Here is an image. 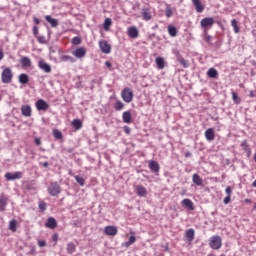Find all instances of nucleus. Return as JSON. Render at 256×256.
<instances>
[{
	"label": "nucleus",
	"instance_id": "f257e3e1",
	"mask_svg": "<svg viewBox=\"0 0 256 256\" xmlns=\"http://www.w3.org/2000/svg\"><path fill=\"white\" fill-rule=\"evenodd\" d=\"M222 246H223V240L221 239V236L214 235L210 237V240H209L210 249H214L215 251H218V249H221Z\"/></svg>",
	"mask_w": 256,
	"mask_h": 256
},
{
	"label": "nucleus",
	"instance_id": "f03ea898",
	"mask_svg": "<svg viewBox=\"0 0 256 256\" xmlns=\"http://www.w3.org/2000/svg\"><path fill=\"white\" fill-rule=\"evenodd\" d=\"M1 81L5 84H9L13 81V72L11 71V68L7 67L2 71Z\"/></svg>",
	"mask_w": 256,
	"mask_h": 256
},
{
	"label": "nucleus",
	"instance_id": "7ed1b4c3",
	"mask_svg": "<svg viewBox=\"0 0 256 256\" xmlns=\"http://www.w3.org/2000/svg\"><path fill=\"white\" fill-rule=\"evenodd\" d=\"M121 97L125 103H131V101H133V90L129 87L124 88L122 90Z\"/></svg>",
	"mask_w": 256,
	"mask_h": 256
},
{
	"label": "nucleus",
	"instance_id": "20e7f679",
	"mask_svg": "<svg viewBox=\"0 0 256 256\" xmlns=\"http://www.w3.org/2000/svg\"><path fill=\"white\" fill-rule=\"evenodd\" d=\"M48 193L52 197H57L59 193H61V186H59V183L57 182H52L50 186L48 187Z\"/></svg>",
	"mask_w": 256,
	"mask_h": 256
},
{
	"label": "nucleus",
	"instance_id": "39448f33",
	"mask_svg": "<svg viewBox=\"0 0 256 256\" xmlns=\"http://www.w3.org/2000/svg\"><path fill=\"white\" fill-rule=\"evenodd\" d=\"M7 205H9V196L5 193L0 194V212L3 213L7 209Z\"/></svg>",
	"mask_w": 256,
	"mask_h": 256
},
{
	"label": "nucleus",
	"instance_id": "423d86ee",
	"mask_svg": "<svg viewBox=\"0 0 256 256\" xmlns=\"http://www.w3.org/2000/svg\"><path fill=\"white\" fill-rule=\"evenodd\" d=\"M148 167L154 175H159V171H161V166L159 165V162L155 160H150L148 162Z\"/></svg>",
	"mask_w": 256,
	"mask_h": 256
},
{
	"label": "nucleus",
	"instance_id": "0eeeda50",
	"mask_svg": "<svg viewBox=\"0 0 256 256\" xmlns=\"http://www.w3.org/2000/svg\"><path fill=\"white\" fill-rule=\"evenodd\" d=\"M23 177V172H14V173H11V172H7L5 174V179L6 181H15L17 179H21Z\"/></svg>",
	"mask_w": 256,
	"mask_h": 256
},
{
	"label": "nucleus",
	"instance_id": "6e6552de",
	"mask_svg": "<svg viewBox=\"0 0 256 256\" xmlns=\"http://www.w3.org/2000/svg\"><path fill=\"white\" fill-rule=\"evenodd\" d=\"M99 47L102 53H105L106 55H109V53H111V45L109 44V42L102 40L99 42Z\"/></svg>",
	"mask_w": 256,
	"mask_h": 256
},
{
	"label": "nucleus",
	"instance_id": "1a4fd4ad",
	"mask_svg": "<svg viewBox=\"0 0 256 256\" xmlns=\"http://www.w3.org/2000/svg\"><path fill=\"white\" fill-rule=\"evenodd\" d=\"M36 109L37 111H47L49 109V103H47L43 99H39L36 103Z\"/></svg>",
	"mask_w": 256,
	"mask_h": 256
},
{
	"label": "nucleus",
	"instance_id": "9d476101",
	"mask_svg": "<svg viewBox=\"0 0 256 256\" xmlns=\"http://www.w3.org/2000/svg\"><path fill=\"white\" fill-rule=\"evenodd\" d=\"M38 68L40 69V71H43L44 73H51L52 71L51 65L45 62L44 60H40L38 62Z\"/></svg>",
	"mask_w": 256,
	"mask_h": 256
},
{
	"label": "nucleus",
	"instance_id": "9b49d317",
	"mask_svg": "<svg viewBox=\"0 0 256 256\" xmlns=\"http://www.w3.org/2000/svg\"><path fill=\"white\" fill-rule=\"evenodd\" d=\"M72 55H74V57H77V59H83V57L87 55V50H85V47H78L72 52Z\"/></svg>",
	"mask_w": 256,
	"mask_h": 256
},
{
	"label": "nucleus",
	"instance_id": "f8f14e48",
	"mask_svg": "<svg viewBox=\"0 0 256 256\" xmlns=\"http://www.w3.org/2000/svg\"><path fill=\"white\" fill-rule=\"evenodd\" d=\"M201 27H213L215 25V19L213 17H205L200 21Z\"/></svg>",
	"mask_w": 256,
	"mask_h": 256
},
{
	"label": "nucleus",
	"instance_id": "ddd939ff",
	"mask_svg": "<svg viewBox=\"0 0 256 256\" xmlns=\"http://www.w3.org/2000/svg\"><path fill=\"white\" fill-rule=\"evenodd\" d=\"M192 5L197 13H203L205 11V5H203L201 0H192Z\"/></svg>",
	"mask_w": 256,
	"mask_h": 256
},
{
	"label": "nucleus",
	"instance_id": "4468645a",
	"mask_svg": "<svg viewBox=\"0 0 256 256\" xmlns=\"http://www.w3.org/2000/svg\"><path fill=\"white\" fill-rule=\"evenodd\" d=\"M127 35L131 37V39H137V37H139V30L135 26H130L128 27Z\"/></svg>",
	"mask_w": 256,
	"mask_h": 256
},
{
	"label": "nucleus",
	"instance_id": "2eb2a0df",
	"mask_svg": "<svg viewBox=\"0 0 256 256\" xmlns=\"http://www.w3.org/2000/svg\"><path fill=\"white\" fill-rule=\"evenodd\" d=\"M104 233L105 235H108L110 237H115V235H117L118 233V230H117V227L115 226H106L104 228Z\"/></svg>",
	"mask_w": 256,
	"mask_h": 256
},
{
	"label": "nucleus",
	"instance_id": "dca6fc26",
	"mask_svg": "<svg viewBox=\"0 0 256 256\" xmlns=\"http://www.w3.org/2000/svg\"><path fill=\"white\" fill-rule=\"evenodd\" d=\"M175 56H176L177 61H179L180 65H182V67H184V69H187V67H189V62L181 56L179 51H175Z\"/></svg>",
	"mask_w": 256,
	"mask_h": 256
},
{
	"label": "nucleus",
	"instance_id": "f3484780",
	"mask_svg": "<svg viewBox=\"0 0 256 256\" xmlns=\"http://www.w3.org/2000/svg\"><path fill=\"white\" fill-rule=\"evenodd\" d=\"M182 205H183V207H186V209H188V211H195V206L193 204V201H191V199H189V198L183 199Z\"/></svg>",
	"mask_w": 256,
	"mask_h": 256
},
{
	"label": "nucleus",
	"instance_id": "a211bd4d",
	"mask_svg": "<svg viewBox=\"0 0 256 256\" xmlns=\"http://www.w3.org/2000/svg\"><path fill=\"white\" fill-rule=\"evenodd\" d=\"M122 121L123 123H126L127 125L131 124L133 121V118L131 117V111H125L122 114Z\"/></svg>",
	"mask_w": 256,
	"mask_h": 256
},
{
	"label": "nucleus",
	"instance_id": "6ab92c4d",
	"mask_svg": "<svg viewBox=\"0 0 256 256\" xmlns=\"http://www.w3.org/2000/svg\"><path fill=\"white\" fill-rule=\"evenodd\" d=\"M20 65L23 68L31 67L32 65L31 58L27 56H22L20 59Z\"/></svg>",
	"mask_w": 256,
	"mask_h": 256
},
{
	"label": "nucleus",
	"instance_id": "aec40b11",
	"mask_svg": "<svg viewBox=\"0 0 256 256\" xmlns=\"http://www.w3.org/2000/svg\"><path fill=\"white\" fill-rule=\"evenodd\" d=\"M45 227L48 229H55L57 227V220L53 217H49L45 223Z\"/></svg>",
	"mask_w": 256,
	"mask_h": 256
},
{
	"label": "nucleus",
	"instance_id": "412c9836",
	"mask_svg": "<svg viewBox=\"0 0 256 256\" xmlns=\"http://www.w3.org/2000/svg\"><path fill=\"white\" fill-rule=\"evenodd\" d=\"M21 113L23 117H31L32 109L30 105H23L21 107Z\"/></svg>",
	"mask_w": 256,
	"mask_h": 256
},
{
	"label": "nucleus",
	"instance_id": "4be33fe9",
	"mask_svg": "<svg viewBox=\"0 0 256 256\" xmlns=\"http://www.w3.org/2000/svg\"><path fill=\"white\" fill-rule=\"evenodd\" d=\"M205 138L207 141H214L215 140V131H213V128H208L205 131Z\"/></svg>",
	"mask_w": 256,
	"mask_h": 256
},
{
	"label": "nucleus",
	"instance_id": "5701e85b",
	"mask_svg": "<svg viewBox=\"0 0 256 256\" xmlns=\"http://www.w3.org/2000/svg\"><path fill=\"white\" fill-rule=\"evenodd\" d=\"M192 182L194 183V185L201 187V185H203V178H201V176H199V174H193Z\"/></svg>",
	"mask_w": 256,
	"mask_h": 256
},
{
	"label": "nucleus",
	"instance_id": "b1692460",
	"mask_svg": "<svg viewBox=\"0 0 256 256\" xmlns=\"http://www.w3.org/2000/svg\"><path fill=\"white\" fill-rule=\"evenodd\" d=\"M136 193L138 197H147V189L144 186H137Z\"/></svg>",
	"mask_w": 256,
	"mask_h": 256
},
{
	"label": "nucleus",
	"instance_id": "393cba45",
	"mask_svg": "<svg viewBox=\"0 0 256 256\" xmlns=\"http://www.w3.org/2000/svg\"><path fill=\"white\" fill-rule=\"evenodd\" d=\"M18 81L21 85H27L29 83V75L22 73L18 76Z\"/></svg>",
	"mask_w": 256,
	"mask_h": 256
},
{
	"label": "nucleus",
	"instance_id": "a878e982",
	"mask_svg": "<svg viewBox=\"0 0 256 256\" xmlns=\"http://www.w3.org/2000/svg\"><path fill=\"white\" fill-rule=\"evenodd\" d=\"M47 23H50L51 27H57L59 25V20L47 15L45 16Z\"/></svg>",
	"mask_w": 256,
	"mask_h": 256
},
{
	"label": "nucleus",
	"instance_id": "bb28decb",
	"mask_svg": "<svg viewBox=\"0 0 256 256\" xmlns=\"http://www.w3.org/2000/svg\"><path fill=\"white\" fill-rule=\"evenodd\" d=\"M142 17L144 21H151V11L149 10V8L142 9Z\"/></svg>",
	"mask_w": 256,
	"mask_h": 256
},
{
	"label": "nucleus",
	"instance_id": "cd10ccee",
	"mask_svg": "<svg viewBox=\"0 0 256 256\" xmlns=\"http://www.w3.org/2000/svg\"><path fill=\"white\" fill-rule=\"evenodd\" d=\"M52 135L56 141L63 139V133L59 129H54Z\"/></svg>",
	"mask_w": 256,
	"mask_h": 256
},
{
	"label": "nucleus",
	"instance_id": "c85d7f7f",
	"mask_svg": "<svg viewBox=\"0 0 256 256\" xmlns=\"http://www.w3.org/2000/svg\"><path fill=\"white\" fill-rule=\"evenodd\" d=\"M186 238L190 242L195 239V230L193 228H190L186 231Z\"/></svg>",
	"mask_w": 256,
	"mask_h": 256
},
{
	"label": "nucleus",
	"instance_id": "c756f323",
	"mask_svg": "<svg viewBox=\"0 0 256 256\" xmlns=\"http://www.w3.org/2000/svg\"><path fill=\"white\" fill-rule=\"evenodd\" d=\"M231 26L233 27L234 33H240L241 28L239 27V22L236 19L231 20Z\"/></svg>",
	"mask_w": 256,
	"mask_h": 256
},
{
	"label": "nucleus",
	"instance_id": "7c9ffc66",
	"mask_svg": "<svg viewBox=\"0 0 256 256\" xmlns=\"http://www.w3.org/2000/svg\"><path fill=\"white\" fill-rule=\"evenodd\" d=\"M72 126L74 127V129H76V131H79V129L83 127V122L80 119H74L72 121Z\"/></svg>",
	"mask_w": 256,
	"mask_h": 256
},
{
	"label": "nucleus",
	"instance_id": "2f4dec72",
	"mask_svg": "<svg viewBox=\"0 0 256 256\" xmlns=\"http://www.w3.org/2000/svg\"><path fill=\"white\" fill-rule=\"evenodd\" d=\"M156 65L158 69H165V59L163 57H157Z\"/></svg>",
	"mask_w": 256,
	"mask_h": 256
},
{
	"label": "nucleus",
	"instance_id": "473e14b6",
	"mask_svg": "<svg viewBox=\"0 0 256 256\" xmlns=\"http://www.w3.org/2000/svg\"><path fill=\"white\" fill-rule=\"evenodd\" d=\"M207 75H208V77H210V79H215V78H217V75H219V73L217 72V69L210 68L207 71Z\"/></svg>",
	"mask_w": 256,
	"mask_h": 256
},
{
	"label": "nucleus",
	"instance_id": "72a5a7b5",
	"mask_svg": "<svg viewBox=\"0 0 256 256\" xmlns=\"http://www.w3.org/2000/svg\"><path fill=\"white\" fill-rule=\"evenodd\" d=\"M135 241H137V237L135 236H130L129 240L124 242L122 244L123 247H131V245H133V243H135Z\"/></svg>",
	"mask_w": 256,
	"mask_h": 256
},
{
	"label": "nucleus",
	"instance_id": "f704fd0d",
	"mask_svg": "<svg viewBox=\"0 0 256 256\" xmlns=\"http://www.w3.org/2000/svg\"><path fill=\"white\" fill-rule=\"evenodd\" d=\"M72 176H74L76 183H78V185H80V187L85 186V178H83L82 176H79V175H72Z\"/></svg>",
	"mask_w": 256,
	"mask_h": 256
},
{
	"label": "nucleus",
	"instance_id": "c9c22d12",
	"mask_svg": "<svg viewBox=\"0 0 256 256\" xmlns=\"http://www.w3.org/2000/svg\"><path fill=\"white\" fill-rule=\"evenodd\" d=\"M66 249H67V253L69 255H73V253H75V251H76L75 244L73 242H69L67 244V248Z\"/></svg>",
	"mask_w": 256,
	"mask_h": 256
},
{
	"label": "nucleus",
	"instance_id": "e433bc0d",
	"mask_svg": "<svg viewBox=\"0 0 256 256\" xmlns=\"http://www.w3.org/2000/svg\"><path fill=\"white\" fill-rule=\"evenodd\" d=\"M168 33L170 37H177V28L173 25L168 26Z\"/></svg>",
	"mask_w": 256,
	"mask_h": 256
},
{
	"label": "nucleus",
	"instance_id": "4c0bfd02",
	"mask_svg": "<svg viewBox=\"0 0 256 256\" xmlns=\"http://www.w3.org/2000/svg\"><path fill=\"white\" fill-rule=\"evenodd\" d=\"M9 229L10 231H12L13 233H15V231H17V220L13 219L9 222Z\"/></svg>",
	"mask_w": 256,
	"mask_h": 256
},
{
	"label": "nucleus",
	"instance_id": "58836bf2",
	"mask_svg": "<svg viewBox=\"0 0 256 256\" xmlns=\"http://www.w3.org/2000/svg\"><path fill=\"white\" fill-rule=\"evenodd\" d=\"M124 107H125V104H123V102H121L120 100H117L116 103L114 104L115 111H122Z\"/></svg>",
	"mask_w": 256,
	"mask_h": 256
},
{
	"label": "nucleus",
	"instance_id": "ea45409f",
	"mask_svg": "<svg viewBox=\"0 0 256 256\" xmlns=\"http://www.w3.org/2000/svg\"><path fill=\"white\" fill-rule=\"evenodd\" d=\"M232 100L234 101L235 105L241 104V98L237 94V92H232Z\"/></svg>",
	"mask_w": 256,
	"mask_h": 256
},
{
	"label": "nucleus",
	"instance_id": "a19ab883",
	"mask_svg": "<svg viewBox=\"0 0 256 256\" xmlns=\"http://www.w3.org/2000/svg\"><path fill=\"white\" fill-rule=\"evenodd\" d=\"M112 23L113 22H112L111 18H106L104 21V30L109 31V27H111Z\"/></svg>",
	"mask_w": 256,
	"mask_h": 256
},
{
	"label": "nucleus",
	"instance_id": "79ce46f5",
	"mask_svg": "<svg viewBox=\"0 0 256 256\" xmlns=\"http://www.w3.org/2000/svg\"><path fill=\"white\" fill-rule=\"evenodd\" d=\"M240 145L245 153L251 149V147H249V143H247V140L242 141Z\"/></svg>",
	"mask_w": 256,
	"mask_h": 256
},
{
	"label": "nucleus",
	"instance_id": "37998d69",
	"mask_svg": "<svg viewBox=\"0 0 256 256\" xmlns=\"http://www.w3.org/2000/svg\"><path fill=\"white\" fill-rule=\"evenodd\" d=\"M81 37L76 36L72 39V45H81Z\"/></svg>",
	"mask_w": 256,
	"mask_h": 256
},
{
	"label": "nucleus",
	"instance_id": "c03bdc74",
	"mask_svg": "<svg viewBox=\"0 0 256 256\" xmlns=\"http://www.w3.org/2000/svg\"><path fill=\"white\" fill-rule=\"evenodd\" d=\"M225 193L227 197H231V195H233V189H231V186L226 187Z\"/></svg>",
	"mask_w": 256,
	"mask_h": 256
},
{
	"label": "nucleus",
	"instance_id": "a18cd8bd",
	"mask_svg": "<svg viewBox=\"0 0 256 256\" xmlns=\"http://www.w3.org/2000/svg\"><path fill=\"white\" fill-rule=\"evenodd\" d=\"M39 209L40 211H46L47 210V204L45 202L39 203Z\"/></svg>",
	"mask_w": 256,
	"mask_h": 256
},
{
	"label": "nucleus",
	"instance_id": "49530a36",
	"mask_svg": "<svg viewBox=\"0 0 256 256\" xmlns=\"http://www.w3.org/2000/svg\"><path fill=\"white\" fill-rule=\"evenodd\" d=\"M166 17H172L173 16V10L171 8H166V12H165Z\"/></svg>",
	"mask_w": 256,
	"mask_h": 256
},
{
	"label": "nucleus",
	"instance_id": "de8ad7c7",
	"mask_svg": "<svg viewBox=\"0 0 256 256\" xmlns=\"http://www.w3.org/2000/svg\"><path fill=\"white\" fill-rule=\"evenodd\" d=\"M32 31H33L34 37H37V35H39V27L34 26V27L32 28Z\"/></svg>",
	"mask_w": 256,
	"mask_h": 256
},
{
	"label": "nucleus",
	"instance_id": "09e8293b",
	"mask_svg": "<svg viewBox=\"0 0 256 256\" xmlns=\"http://www.w3.org/2000/svg\"><path fill=\"white\" fill-rule=\"evenodd\" d=\"M37 39H38V42L41 44L47 43V41L45 40V36H38Z\"/></svg>",
	"mask_w": 256,
	"mask_h": 256
},
{
	"label": "nucleus",
	"instance_id": "8fccbe9b",
	"mask_svg": "<svg viewBox=\"0 0 256 256\" xmlns=\"http://www.w3.org/2000/svg\"><path fill=\"white\" fill-rule=\"evenodd\" d=\"M224 205H229L231 203V196H226L223 200Z\"/></svg>",
	"mask_w": 256,
	"mask_h": 256
},
{
	"label": "nucleus",
	"instance_id": "3c124183",
	"mask_svg": "<svg viewBox=\"0 0 256 256\" xmlns=\"http://www.w3.org/2000/svg\"><path fill=\"white\" fill-rule=\"evenodd\" d=\"M123 129L126 135H131V128L129 126H124Z\"/></svg>",
	"mask_w": 256,
	"mask_h": 256
},
{
	"label": "nucleus",
	"instance_id": "603ef678",
	"mask_svg": "<svg viewBox=\"0 0 256 256\" xmlns=\"http://www.w3.org/2000/svg\"><path fill=\"white\" fill-rule=\"evenodd\" d=\"M46 245H47V242L45 240L38 241V246L39 247H45Z\"/></svg>",
	"mask_w": 256,
	"mask_h": 256
},
{
	"label": "nucleus",
	"instance_id": "864d4df0",
	"mask_svg": "<svg viewBox=\"0 0 256 256\" xmlns=\"http://www.w3.org/2000/svg\"><path fill=\"white\" fill-rule=\"evenodd\" d=\"M211 39H213V37H211V35H206L204 38V41H206V43H211Z\"/></svg>",
	"mask_w": 256,
	"mask_h": 256
},
{
	"label": "nucleus",
	"instance_id": "5fc2aeb1",
	"mask_svg": "<svg viewBox=\"0 0 256 256\" xmlns=\"http://www.w3.org/2000/svg\"><path fill=\"white\" fill-rule=\"evenodd\" d=\"M34 142L36 143V145H41V138H35Z\"/></svg>",
	"mask_w": 256,
	"mask_h": 256
},
{
	"label": "nucleus",
	"instance_id": "6e6d98bb",
	"mask_svg": "<svg viewBox=\"0 0 256 256\" xmlns=\"http://www.w3.org/2000/svg\"><path fill=\"white\" fill-rule=\"evenodd\" d=\"M33 21L34 23H36V25H39V23H41V21L37 17H34Z\"/></svg>",
	"mask_w": 256,
	"mask_h": 256
},
{
	"label": "nucleus",
	"instance_id": "4d7b16f0",
	"mask_svg": "<svg viewBox=\"0 0 256 256\" xmlns=\"http://www.w3.org/2000/svg\"><path fill=\"white\" fill-rule=\"evenodd\" d=\"M52 239H53V241H57V240L59 239V235L54 234V235L52 236Z\"/></svg>",
	"mask_w": 256,
	"mask_h": 256
},
{
	"label": "nucleus",
	"instance_id": "13d9d810",
	"mask_svg": "<svg viewBox=\"0 0 256 256\" xmlns=\"http://www.w3.org/2000/svg\"><path fill=\"white\" fill-rule=\"evenodd\" d=\"M3 57H4L3 49H0V61H3Z\"/></svg>",
	"mask_w": 256,
	"mask_h": 256
},
{
	"label": "nucleus",
	"instance_id": "bf43d9fd",
	"mask_svg": "<svg viewBox=\"0 0 256 256\" xmlns=\"http://www.w3.org/2000/svg\"><path fill=\"white\" fill-rule=\"evenodd\" d=\"M65 59H68V60L71 61L72 63L75 61V60L73 59V57H71V56H65Z\"/></svg>",
	"mask_w": 256,
	"mask_h": 256
},
{
	"label": "nucleus",
	"instance_id": "052dcab7",
	"mask_svg": "<svg viewBox=\"0 0 256 256\" xmlns=\"http://www.w3.org/2000/svg\"><path fill=\"white\" fill-rule=\"evenodd\" d=\"M249 97H251V98L256 97L255 92L254 91H250Z\"/></svg>",
	"mask_w": 256,
	"mask_h": 256
},
{
	"label": "nucleus",
	"instance_id": "680f3d73",
	"mask_svg": "<svg viewBox=\"0 0 256 256\" xmlns=\"http://www.w3.org/2000/svg\"><path fill=\"white\" fill-rule=\"evenodd\" d=\"M42 166H44L45 169H47V168L49 167V162H44V163H42Z\"/></svg>",
	"mask_w": 256,
	"mask_h": 256
},
{
	"label": "nucleus",
	"instance_id": "e2e57ef3",
	"mask_svg": "<svg viewBox=\"0 0 256 256\" xmlns=\"http://www.w3.org/2000/svg\"><path fill=\"white\" fill-rule=\"evenodd\" d=\"M246 153H247V157H251V148H249V149L246 151Z\"/></svg>",
	"mask_w": 256,
	"mask_h": 256
},
{
	"label": "nucleus",
	"instance_id": "0e129e2a",
	"mask_svg": "<svg viewBox=\"0 0 256 256\" xmlns=\"http://www.w3.org/2000/svg\"><path fill=\"white\" fill-rule=\"evenodd\" d=\"M191 156H192L191 152H186L185 153V157H191Z\"/></svg>",
	"mask_w": 256,
	"mask_h": 256
},
{
	"label": "nucleus",
	"instance_id": "69168bd1",
	"mask_svg": "<svg viewBox=\"0 0 256 256\" xmlns=\"http://www.w3.org/2000/svg\"><path fill=\"white\" fill-rule=\"evenodd\" d=\"M106 66H107V67H111V62L106 61Z\"/></svg>",
	"mask_w": 256,
	"mask_h": 256
},
{
	"label": "nucleus",
	"instance_id": "338daca9",
	"mask_svg": "<svg viewBox=\"0 0 256 256\" xmlns=\"http://www.w3.org/2000/svg\"><path fill=\"white\" fill-rule=\"evenodd\" d=\"M252 187H256V179L253 181Z\"/></svg>",
	"mask_w": 256,
	"mask_h": 256
},
{
	"label": "nucleus",
	"instance_id": "774afa93",
	"mask_svg": "<svg viewBox=\"0 0 256 256\" xmlns=\"http://www.w3.org/2000/svg\"><path fill=\"white\" fill-rule=\"evenodd\" d=\"M165 251H169V246H166V247H165Z\"/></svg>",
	"mask_w": 256,
	"mask_h": 256
}]
</instances>
